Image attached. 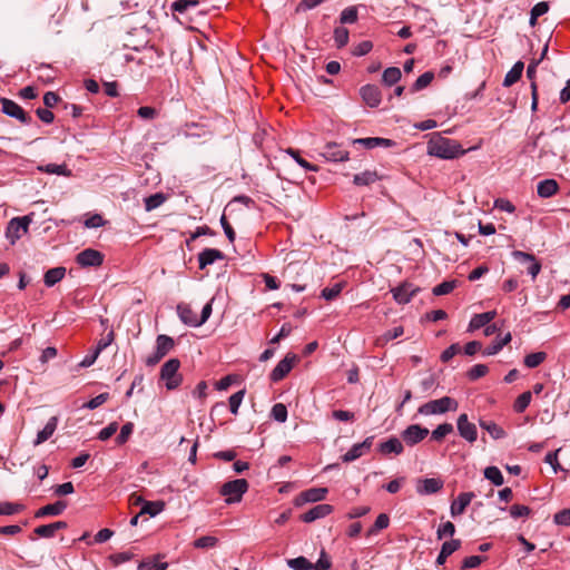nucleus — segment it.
I'll use <instances>...</instances> for the list:
<instances>
[{"label":"nucleus","instance_id":"338daca9","mask_svg":"<svg viewBox=\"0 0 570 570\" xmlns=\"http://www.w3.org/2000/svg\"><path fill=\"white\" fill-rule=\"evenodd\" d=\"M117 430H118L117 422H111L98 433V439L100 441H107L117 432Z\"/></svg>","mask_w":570,"mask_h":570},{"label":"nucleus","instance_id":"b1692460","mask_svg":"<svg viewBox=\"0 0 570 570\" xmlns=\"http://www.w3.org/2000/svg\"><path fill=\"white\" fill-rule=\"evenodd\" d=\"M328 490L327 488H312L302 492L297 499V504L302 502H318L325 499Z\"/></svg>","mask_w":570,"mask_h":570},{"label":"nucleus","instance_id":"412c9836","mask_svg":"<svg viewBox=\"0 0 570 570\" xmlns=\"http://www.w3.org/2000/svg\"><path fill=\"white\" fill-rule=\"evenodd\" d=\"M352 144L362 145L367 149H373L376 147H392L395 145L393 140L381 137L356 138L352 140Z\"/></svg>","mask_w":570,"mask_h":570},{"label":"nucleus","instance_id":"473e14b6","mask_svg":"<svg viewBox=\"0 0 570 570\" xmlns=\"http://www.w3.org/2000/svg\"><path fill=\"white\" fill-rule=\"evenodd\" d=\"M37 169L41 173L55 174V175L65 176V177H70L72 175L71 170L67 167L66 164L40 165V166H38Z\"/></svg>","mask_w":570,"mask_h":570},{"label":"nucleus","instance_id":"aec40b11","mask_svg":"<svg viewBox=\"0 0 570 570\" xmlns=\"http://www.w3.org/2000/svg\"><path fill=\"white\" fill-rule=\"evenodd\" d=\"M225 255L223 252L216 248H205L198 255L199 268L204 269L208 265L214 264L218 259H224Z\"/></svg>","mask_w":570,"mask_h":570},{"label":"nucleus","instance_id":"603ef678","mask_svg":"<svg viewBox=\"0 0 570 570\" xmlns=\"http://www.w3.org/2000/svg\"><path fill=\"white\" fill-rule=\"evenodd\" d=\"M455 533V525L451 521H446L441 523L436 530V538L439 540L444 539L445 537H453Z\"/></svg>","mask_w":570,"mask_h":570},{"label":"nucleus","instance_id":"052dcab7","mask_svg":"<svg viewBox=\"0 0 570 570\" xmlns=\"http://www.w3.org/2000/svg\"><path fill=\"white\" fill-rule=\"evenodd\" d=\"M404 333V328L403 326H395L394 328L385 332L380 338H379V342L380 343H387L394 338H397L400 337L401 335H403Z\"/></svg>","mask_w":570,"mask_h":570},{"label":"nucleus","instance_id":"774afa93","mask_svg":"<svg viewBox=\"0 0 570 570\" xmlns=\"http://www.w3.org/2000/svg\"><path fill=\"white\" fill-rule=\"evenodd\" d=\"M332 563H331V560L327 556V553L322 550L321 551V554H320V559L317 560V562L314 564L313 563V570H328L331 568Z\"/></svg>","mask_w":570,"mask_h":570},{"label":"nucleus","instance_id":"f03ea898","mask_svg":"<svg viewBox=\"0 0 570 570\" xmlns=\"http://www.w3.org/2000/svg\"><path fill=\"white\" fill-rule=\"evenodd\" d=\"M459 403L456 400L450 396H443L438 400L429 401L422 404L417 413L421 415H435V414H444L449 411H456Z\"/></svg>","mask_w":570,"mask_h":570},{"label":"nucleus","instance_id":"79ce46f5","mask_svg":"<svg viewBox=\"0 0 570 570\" xmlns=\"http://www.w3.org/2000/svg\"><path fill=\"white\" fill-rule=\"evenodd\" d=\"M531 399H532V394L530 391H527V392H523L522 394H520L513 404L514 411L517 413H523L525 411V409L529 406Z\"/></svg>","mask_w":570,"mask_h":570},{"label":"nucleus","instance_id":"bf43d9fd","mask_svg":"<svg viewBox=\"0 0 570 570\" xmlns=\"http://www.w3.org/2000/svg\"><path fill=\"white\" fill-rule=\"evenodd\" d=\"M461 540L459 539H451L450 541H445L442 547H441V551L446 554L448 557H450L452 553H454L455 551H458L460 548H461Z\"/></svg>","mask_w":570,"mask_h":570},{"label":"nucleus","instance_id":"ddd939ff","mask_svg":"<svg viewBox=\"0 0 570 570\" xmlns=\"http://www.w3.org/2000/svg\"><path fill=\"white\" fill-rule=\"evenodd\" d=\"M444 482L439 478L419 479L415 490L420 495H430L443 489Z\"/></svg>","mask_w":570,"mask_h":570},{"label":"nucleus","instance_id":"13d9d810","mask_svg":"<svg viewBox=\"0 0 570 570\" xmlns=\"http://www.w3.org/2000/svg\"><path fill=\"white\" fill-rule=\"evenodd\" d=\"M108 400H109V393H101V394L95 396L94 399H91L90 401H88L87 403H85L82 405V407H86L89 410H95V409L99 407L100 405H102L104 403H106Z\"/></svg>","mask_w":570,"mask_h":570},{"label":"nucleus","instance_id":"39448f33","mask_svg":"<svg viewBox=\"0 0 570 570\" xmlns=\"http://www.w3.org/2000/svg\"><path fill=\"white\" fill-rule=\"evenodd\" d=\"M179 366L178 358H170L161 366L160 379L165 381L168 390H175L181 383V376L178 374Z\"/></svg>","mask_w":570,"mask_h":570},{"label":"nucleus","instance_id":"6e6d98bb","mask_svg":"<svg viewBox=\"0 0 570 570\" xmlns=\"http://www.w3.org/2000/svg\"><path fill=\"white\" fill-rule=\"evenodd\" d=\"M455 287V281H445L433 288V294L436 296L446 295Z\"/></svg>","mask_w":570,"mask_h":570},{"label":"nucleus","instance_id":"72a5a7b5","mask_svg":"<svg viewBox=\"0 0 570 570\" xmlns=\"http://www.w3.org/2000/svg\"><path fill=\"white\" fill-rule=\"evenodd\" d=\"M523 68L524 65L522 61L515 62L513 67L507 72L503 80V86L510 87L515 83L521 78Z\"/></svg>","mask_w":570,"mask_h":570},{"label":"nucleus","instance_id":"4468645a","mask_svg":"<svg viewBox=\"0 0 570 570\" xmlns=\"http://www.w3.org/2000/svg\"><path fill=\"white\" fill-rule=\"evenodd\" d=\"M360 95L363 101L371 108H375L381 104L382 94L375 85H365L361 87Z\"/></svg>","mask_w":570,"mask_h":570},{"label":"nucleus","instance_id":"680f3d73","mask_svg":"<svg viewBox=\"0 0 570 570\" xmlns=\"http://www.w3.org/2000/svg\"><path fill=\"white\" fill-rule=\"evenodd\" d=\"M531 509L527 505L513 504L510 507V515L514 519L529 517Z\"/></svg>","mask_w":570,"mask_h":570},{"label":"nucleus","instance_id":"4be33fe9","mask_svg":"<svg viewBox=\"0 0 570 570\" xmlns=\"http://www.w3.org/2000/svg\"><path fill=\"white\" fill-rule=\"evenodd\" d=\"M379 451L384 455L392 453L395 455H400L404 451V445L400 439L392 436L379 444Z\"/></svg>","mask_w":570,"mask_h":570},{"label":"nucleus","instance_id":"09e8293b","mask_svg":"<svg viewBox=\"0 0 570 570\" xmlns=\"http://www.w3.org/2000/svg\"><path fill=\"white\" fill-rule=\"evenodd\" d=\"M357 18L358 13L356 7H347L341 12L340 22L342 24L355 23Z\"/></svg>","mask_w":570,"mask_h":570},{"label":"nucleus","instance_id":"49530a36","mask_svg":"<svg viewBox=\"0 0 570 570\" xmlns=\"http://www.w3.org/2000/svg\"><path fill=\"white\" fill-rule=\"evenodd\" d=\"M24 509L23 504L12 502H0V515H13Z\"/></svg>","mask_w":570,"mask_h":570},{"label":"nucleus","instance_id":"e2e57ef3","mask_svg":"<svg viewBox=\"0 0 570 570\" xmlns=\"http://www.w3.org/2000/svg\"><path fill=\"white\" fill-rule=\"evenodd\" d=\"M134 431V424L131 422H127L120 429V433L116 438V442L118 444H124L127 442L128 438Z\"/></svg>","mask_w":570,"mask_h":570},{"label":"nucleus","instance_id":"c03bdc74","mask_svg":"<svg viewBox=\"0 0 570 570\" xmlns=\"http://www.w3.org/2000/svg\"><path fill=\"white\" fill-rule=\"evenodd\" d=\"M453 432V425L451 423L440 424L431 433L432 440L441 442L448 434Z\"/></svg>","mask_w":570,"mask_h":570},{"label":"nucleus","instance_id":"8fccbe9b","mask_svg":"<svg viewBox=\"0 0 570 570\" xmlns=\"http://www.w3.org/2000/svg\"><path fill=\"white\" fill-rule=\"evenodd\" d=\"M344 287V283H335L331 287H325L322 289L321 296L326 301H332L336 298Z\"/></svg>","mask_w":570,"mask_h":570},{"label":"nucleus","instance_id":"3c124183","mask_svg":"<svg viewBox=\"0 0 570 570\" xmlns=\"http://www.w3.org/2000/svg\"><path fill=\"white\" fill-rule=\"evenodd\" d=\"M489 372V368L484 364H475L473 365L466 373V376L470 381H476L483 377Z\"/></svg>","mask_w":570,"mask_h":570},{"label":"nucleus","instance_id":"c756f323","mask_svg":"<svg viewBox=\"0 0 570 570\" xmlns=\"http://www.w3.org/2000/svg\"><path fill=\"white\" fill-rule=\"evenodd\" d=\"M479 424L481 429L485 430L494 440L504 439L507 436V432L493 421L480 420Z\"/></svg>","mask_w":570,"mask_h":570},{"label":"nucleus","instance_id":"5701e85b","mask_svg":"<svg viewBox=\"0 0 570 570\" xmlns=\"http://www.w3.org/2000/svg\"><path fill=\"white\" fill-rule=\"evenodd\" d=\"M474 498L473 492H463L460 493L458 499L452 502L450 512L452 517L460 515L464 512L466 507L471 503L472 499Z\"/></svg>","mask_w":570,"mask_h":570},{"label":"nucleus","instance_id":"c9c22d12","mask_svg":"<svg viewBox=\"0 0 570 570\" xmlns=\"http://www.w3.org/2000/svg\"><path fill=\"white\" fill-rule=\"evenodd\" d=\"M165 508L164 501H147L144 502L139 514H148L150 517H156Z\"/></svg>","mask_w":570,"mask_h":570},{"label":"nucleus","instance_id":"9b49d317","mask_svg":"<svg viewBox=\"0 0 570 570\" xmlns=\"http://www.w3.org/2000/svg\"><path fill=\"white\" fill-rule=\"evenodd\" d=\"M76 262L81 267H97L104 262V255L96 249L87 248L76 256Z\"/></svg>","mask_w":570,"mask_h":570},{"label":"nucleus","instance_id":"a18cd8bd","mask_svg":"<svg viewBox=\"0 0 570 570\" xmlns=\"http://www.w3.org/2000/svg\"><path fill=\"white\" fill-rule=\"evenodd\" d=\"M287 564L293 570H313V563L309 562L305 557H297L287 560Z\"/></svg>","mask_w":570,"mask_h":570},{"label":"nucleus","instance_id":"69168bd1","mask_svg":"<svg viewBox=\"0 0 570 570\" xmlns=\"http://www.w3.org/2000/svg\"><path fill=\"white\" fill-rule=\"evenodd\" d=\"M553 521L559 525L570 527V508L557 512Z\"/></svg>","mask_w":570,"mask_h":570},{"label":"nucleus","instance_id":"f3484780","mask_svg":"<svg viewBox=\"0 0 570 570\" xmlns=\"http://www.w3.org/2000/svg\"><path fill=\"white\" fill-rule=\"evenodd\" d=\"M333 511V507L331 504H317L309 509L307 512L301 515V520L306 523H311L317 519L325 518L331 514Z\"/></svg>","mask_w":570,"mask_h":570},{"label":"nucleus","instance_id":"864d4df0","mask_svg":"<svg viewBox=\"0 0 570 570\" xmlns=\"http://www.w3.org/2000/svg\"><path fill=\"white\" fill-rule=\"evenodd\" d=\"M244 396H245L244 390H240L229 396V399H228L229 410L234 415H236L238 413V409L243 402Z\"/></svg>","mask_w":570,"mask_h":570},{"label":"nucleus","instance_id":"f8f14e48","mask_svg":"<svg viewBox=\"0 0 570 570\" xmlns=\"http://www.w3.org/2000/svg\"><path fill=\"white\" fill-rule=\"evenodd\" d=\"M297 360L295 354H287L272 371L271 380L273 382L283 380L291 372Z\"/></svg>","mask_w":570,"mask_h":570},{"label":"nucleus","instance_id":"ea45409f","mask_svg":"<svg viewBox=\"0 0 570 570\" xmlns=\"http://www.w3.org/2000/svg\"><path fill=\"white\" fill-rule=\"evenodd\" d=\"M166 200V197L161 193H156L154 195L148 196L145 198V208L147 212L154 210L161 206Z\"/></svg>","mask_w":570,"mask_h":570},{"label":"nucleus","instance_id":"e433bc0d","mask_svg":"<svg viewBox=\"0 0 570 570\" xmlns=\"http://www.w3.org/2000/svg\"><path fill=\"white\" fill-rule=\"evenodd\" d=\"M402 77V72L397 67H389L383 71L382 81L386 86L395 85Z\"/></svg>","mask_w":570,"mask_h":570},{"label":"nucleus","instance_id":"0eeeda50","mask_svg":"<svg viewBox=\"0 0 570 570\" xmlns=\"http://www.w3.org/2000/svg\"><path fill=\"white\" fill-rule=\"evenodd\" d=\"M1 111L19 120L21 124H30L32 118L13 100L8 98H0Z\"/></svg>","mask_w":570,"mask_h":570},{"label":"nucleus","instance_id":"de8ad7c7","mask_svg":"<svg viewBox=\"0 0 570 570\" xmlns=\"http://www.w3.org/2000/svg\"><path fill=\"white\" fill-rule=\"evenodd\" d=\"M350 38L348 30L345 27H336L334 29V41L337 48H343L347 45Z\"/></svg>","mask_w":570,"mask_h":570},{"label":"nucleus","instance_id":"20e7f679","mask_svg":"<svg viewBox=\"0 0 570 570\" xmlns=\"http://www.w3.org/2000/svg\"><path fill=\"white\" fill-rule=\"evenodd\" d=\"M248 490V482L245 479H236L223 484L220 494L226 497L228 504L239 502Z\"/></svg>","mask_w":570,"mask_h":570},{"label":"nucleus","instance_id":"f704fd0d","mask_svg":"<svg viewBox=\"0 0 570 570\" xmlns=\"http://www.w3.org/2000/svg\"><path fill=\"white\" fill-rule=\"evenodd\" d=\"M434 79V73L432 71H426L422 73L412 85L410 91L412 94L417 92L430 86V83Z\"/></svg>","mask_w":570,"mask_h":570},{"label":"nucleus","instance_id":"0e129e2a","mask_svg":"<svg viewBox=\"0 0 570 570\" xmlns=\"http://www.w3.org/2000/svg\"><path fill=\"white\" fill-rule=\"evenodd\" d=\"M115 340L114 331H109L104 337H101L95 348L96 355H99L101 351L108 347Z\"/></svg>","mask_w":570,"mask_h":570},{"label":"nucleus","instance_id":"58836bf2","mask_svg":"<svg viewBox=\"0 0 570 570\" xmlns=\"http://www.w3.org/2000/svg\"><path fill=\"white\" fill-rule=\"evenodd\" d=\"M546 358H547L546 352H535V353L528 354L524 357L523 363L527 367L534 368V367L539 366Z\"/></svg>","mask_w":570,"mask_h":570},{"label":"nucleus","instance_id":"393cba45","mask_svg":"<svg viewBox=\"0 0 570 570\" xmlns=\"http://www.w3.org/2000/svg\"><path fill=\"white\" fill-rule=\"evenodd\" d=\"M67 528L65 521H56L49 524L39 525L35 529V533L41 538H52L56 532Z\"/></svg>","mask_w":570,"mask_h":570},{"label":"nucleus","instance_id":"a878e982","mask_svg":"<svg viewBox=\"0 0 570 570\" xmlns=\"http://www.w3.org/2000/svg\"><path fill=\"white\" fill-rule=\"evenodd\" d=\"M559 190V185L556 179L549 178L541 180L537 186V193L541 198H550Z\"/></svg>","mask_w":570,"mask_h":570},{"label":"nucleus","instance_id":"a19ab883","mask_svg":"<svg viewBox=\"0 0 570 570\" xmlns=\"http://www.w3.org/2000/svg\"><path fill=\"white\" fill-rule=\"evenodd\" d=\"M389 523H390V518L387 514L385 513H381L377 515L374 524L368 529L367 531V535L371 537L375 533H377L379 531L385 529L389 527Z\"/></svg>","mask_w":570,"mask_h":570},{"label":"nucleus","instance_id":"6ab92c4d","mask_svg":"<svg viewBox=\"0 0 570 570\" xmlns=\"http://www.w3.org/2000/svg\"><path fill=\"white\" fill-rule=\"evenodd\" d=\"M177 314L185 325L190 327H199L198 316L189 305L184 303L178 304Z\"/></svg>","mask_w":570,"mask_h":570},{"label":"nucleus","instance_id":"4d7b16f0","mask_svg":"<svg viewBox=\"0 0 570 570\" xmlns=\"http://www.w3.org/2000/svg\"><path fill=\"white\" fill-rule=\"evenodd\" d=\"M217 538L212 535H204L195 540L194 546L198 549L213 548L217 543Z\"/></svg>","mask_w":570,"mask_h":570},{"label":"nucleus","instance_id":"a211bd4d","mask_svg":"<svg viewBox=\"0 0 570 570\" xmlns=\"http://www.w3.org/2000/svg\"><path fill=\"white\" fill-rule=\"evenodd\" d=\"M322 156L330 161H344L348 159V151L335 142H330L324 147Z\"/></svg>","mask_w":570,"mask_h":570},{"label":"nucleus","instance_id":"bb28decb","mask_svg":"<svg viewBox=\"0 0 570 570\" xmlns=\"http://www.w3.org/2000/svg\"><path fill=\"white\" fill-rule=\"evenodd\" d=\"M67 508V503L65 501H57L52 504H47L40 508L36 513V518H43L48 515H60Z\"/></svg>","mask_w":570,"mask_h":570},{"label":"nucleus","instance_id":"37998d69","mask_svg":"<svg viewBox=\"0 0 570 570\" xmlns=\"http://www.w3.org/2000/svg\"><path fill=\"white\" fill-rule=\"evenodd\" d=\"M199 1L198 0H177L171 3L170 9L174 12L184 13L190 8L198 7Z\"/></svg>","mask_w":570,"mask_h":570},{"label":"nucleus","instance_id":"2eb2a0df","mask_svg":"<svg viewBox=\"0 0 570 570\" xmlns=\"http://www.w3.org/2000/svg\"><path fill=\"white\" fill-rule=\"evenodd\" d=\"M420 291L419 287H414L411 283H403L400 286L392 289L393 298L399 304H407L411 298Z\"/></svg>","mask_w":570,"mask_h":570},{"label":"nucleus","instance_id":"7c9ffc66","mask_svg":"<svg viewBox=\"0 0 570 570\" xmlns=\"http://www.w3.org/2000/svg\"><path fill=\"white\" fill-rule=\"evenodd\" d=\"M66 275V268L62 266L53 267L45 273L43 282L46 286L51 287L60 282Z\"/></svg>","mask_w":570,"mask_h":570},{"label":"nucleus","instance_id":"f257e3e1","mask_svg":"<svg viewBox=\"0 0 570 570\" xmlns=\"http://www.w3.org/2000/svg\"><path fill=\"white\" fill-rule=\"evenodd\" d=\"M428 154L441 159H454L464 155L465 150L455 140L435 137L428 142Z\"/></svg>","mask_w":570,"mask_h":570},{"label":"nucleus","instance_id":"dca6fc26","mask_svg":"<svg viewBox=\"0 0 570 570\" xmlns=\"http://www.w3.org/2000/svg\"><path fill=\"white\" fill-rule=\"evenodd\" d=\"M373 436L366 438L363 442L354 444L343 456L344 462H352L368 451L373 443Z\"/></svg>","mask_w":570,"mask_h":570},{"label":"nucleus","instance_id":"9d476101","mask_svg":"<svg viewBox=\"0 0 570 570\" xmlns=\"http://www.w3.org/2000/svg\"><path fill=\"white\" fill-rule=\"evenodd\" d=\"M512 257L522 263V264H529L527 268V273L531 276L532 279H535L538 274L541 272V263L537 261L534 255L522 252V250H513Z\"/></svg>","mask_w":570,"mask_h":570},{"label":"nucleus","instance_id":"423d86ee","mask_svg":"<svg viewBox=\"0 0 570 570\" xmlns=\"http://www.w3.org/2000/svg\"><path fill=\"white\" fill-rule=\"evenodd\" d=\"M175 346L173 337L160 334L156 338L155 352L146 358L148 366L156 365L166 354H168Z\"/></svg>","mask_w":570,"mask_h":570},{"label":"nucleus","instance_id":"c85d7f7f","mask_svg":"<svg viewBox=\"0 0 570 570\" xmlns=\"http://www.w3.org/2000/svg\"><path fill=\"white\" fill-rule=\"evenodd\" d=\"M58 425V417L52 416L48 420L45 428L38 432L37 438L33 442L35 445H39L46 442L55 433Z\"/></svg>","mask_w":570,"mask_h":570},{"label":"nucleus","instance_id":"4c0bfd02","mask_svg":"<svg viewBox=\"0 0 570 570\" xmlns=\"http://www.w3.org/2000/svg\"><path fill=\"white\" fill-rule=\"evenodd\" d=\"M484 478L491 481L494 485L500 487L503 484L504 479L497 466H488L484 469Z\"/></svg>","mask_w":570,"mask_h":570},{"label":"nucleus","instance_id":"7ed1b4c3","mask_svg":"<svg viewBox=\"0 0 570 570\" xmlns=\"http://www.w3.org/2000/svg\"><path fill=\"white\" fill-rule=\"evenodd\" d=\"M32 223V214L12 218L6 228V237L11 245H14L24 234L28 233Z\"/></svg>","mask_w":570,"mask_h":570},{"label":"nucleus","instance_id":"6e6552de","mask_svg":"<svg viewBox=\"0 0 570 570\" xmlns=\"http://www.w3.org/2000/svg\"><path fill=\"white\" fill-rule=\"evenodd\" d=\"M429 433V429L420 424H411L401 432V438L406 445L414 446L422 442Z\"/></svg>","mask_w":570,"mask_h":570},{"label":"nucleus","instance_id":"5fc2aeb1","mask_svg":"<svg viewBox=\"0 0 570 570\" xmlns=\"http://www.w3.org/2000/svg\"><path fill=\"white\" fill-rule=\"evenodd\" d=\"M271 415L275 421L284 423L287 420V409L283 403H276L272 407Z\"/></svg>","mask_w":570,"mask_h":570},{"label":"nucleus","instance_id":"cd10ccee","mask_svg":"<svg viewBox=\"0 0 570 570\" xmlns=\"http://www.w3.org/2000/svg\"><path fill=\"white\" fill-rule=\"evenodd\" d=\"M495 316V311L475 314L470 321L469 331H475L483 326H487L492 320H494Z\"/></svg>","mask_w":570,"mask_h":570},{"label":"nucleus","instance_id":"2f4dec72","mask_svg":"<svg viewBox=\"0 0 570 570\" xmlns=\"http://www.w3.org/2000/svg\"><path fill=\"white\" fill-rule=\"evenodd\" d=\"M380 180V176L375 170H365L354 175L353 183L356 186H368Z\"/></svg>","mask_w":570,"mask_h":570},{"label":"nucleus","instance_id":"1a4fd4ad","mask_svg":"<svg viewBox=\"0 0 570 570\" xmlns=\"http://www.w3.org/2000/svg\"><path fill=\"white\" fill-rule=\"evenodd\" d=\"M458 432L469 443H474L478 439V430L474 423L469 422L468 415L462 413L456 420Z\"/></svg>","mask_w":570,"mask_h":570}]
</instances>
